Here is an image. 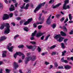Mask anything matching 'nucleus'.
I'll return each mask as SVG.
<instances>
[{"instance_id": "obj_1", "label": "nucleus", "mask_w": 73, "mask_h": 73, "mask_svg": "<svg viewBox=\"0 0 73 73\" xmlns=\"http://www.w3.org/2000/svg\"><path fill=\"white\" fill-rule=\"evenodd\" d=\"M6 27V30L4 31V34H8L10 32V29H9V28H10V26L9 23H6L5 25V24H3L0 27V29H3V28H4V27Z\"/></svg>"}, {"instance_id": "obj_2", "label": "nucleus", "mask_w": 73, "mask_h": 73, "mask_svg": "<svg viewBox=\"0 0 73 73\" xmlns=\"http://www.w3.org/2000/svg\"><path fill=\"white\" fill-rule=\"evenodd\" d=\"M25 64H27L29 61H30L31 60L32 61H35L36 59V56H33L32 57L31 56H29L25 58Z\"/></svg>"}, {"instance_id": "obj_3", "label": "nucleus", "mask_w": 73, "mask_h": 73, "mask_svg": "<svg viewBox=\"0 0 73 73\" xmlns=\"http://www.w3.org/2000/svg\"><path fill=\"white\" fill-rule=\"evenodd\" d=\"M54 38L57 41L59 42H62L63 41V40L64 39V38L61 37L60 34L56 35L54 37Z\"/></svg>"}, {"instance_id": "obj_4", "label": "nucleus", "mask_w": 73, "mask_h": 73, "mask_svg": "<svg viewBox=\"0 0 73 73\" xmlns=\"http://www.w3.org/2000/svg\"><path fill=\"white\" fill-rule=\"evenodd\" d=\"M45 2H44L42 4H40L38 5V7H37L36 9L34 10V12H36V11H38L40 9V8L42 6H44V5L45 4Z\"/></svg>"}, {"instance_id": "obj_5", "label": "nucleus", "mask_w": 73, "mask_h": 73, "mask_svg": "<svg viewBox=\"0 0 73 73\" xmlns=\"http://www.w3.org/2000/svg\"><path fill=\"white\" fill-rule=\"evenodd\" d=\"M44 18L41 19V22H37L36 23H34L33 25L34 28H36V27H37V25H38V24H42L44 23Z\"/></svg>"}, {"instance_id": "obj_6", "label": "nucleus", "mask_w": 73, "mask_h": 73, "mask_svg": "<svg viewBox=\"0 0 73 73\" xmlns=\"http://www.w3.org/2000/svg\"><path fill=\"white\" fill-rule=\"evenodd\" d=\"M11 45L12 44H11V43H9V46H7V49H8L9 51L11 52H13L12 49H13V46H11Z\"/></svg>"}, {"instance_id": "obj_7", "label": "nucleus", "mask_w": 73, "mask_h": 73, "mask_svg": "<svg viewBox=\"0 0 73 73\" xmlns=\"http://www.w3.org/2000/svg\"><path fill=\"white\" fill-rule=\"evenodd\" d=\"M51 16H52V15H50L49 17L47 19V21H46V23L47 24H51V20H50V18H51Z\"/></svg>"}, {"instance_id": "obj_8", "label": "nucleus", "mask_w": 73, "mask_h": 73, "mask_svg": "<svg viewBox=\"0 0 73 73\" xmlns=\"http://www.w3.org/2000/svg\"><path fill=\"white\" fill-rule=\"evenodd\" d=\"M22 54H22V53H21V52H17L14 54V57L15 58H16V57H17V56H20L21 55H22Z\"/></svg>"}, {"instance_id": "obj_9", "label": "nucleus", "mask_w": 73, "mask_h": 73, "mask_svg": "<svg viewBox=\"0 0 73 73\" xmlns=\"http://www.w3.org/2000/svg\"><path fill=\"white\" fill-rule=\"evenodd\" d=\"M29 6V4L28 3L27 4L25 7L24 6H22V7H21V9H28V8Z\"/></svg>"}, {"instance_id": "obj_10", "label": "nucleus", "mask_w": 73, "mask_h": 73, "mask_svg": "<svg viewBox=\"0 0 73 73\" xmlns=\"http://www.w3.org/2000/svg\"><path fill=\"white\" fill-rule=\"evenodd\" d=\"M36 33H37V31L35 30L34 33H32L31 35L32 37L31 38V40H34V36H35V35H36Z\"/></svg>"}, {"instance_id": "obj_11", "label": "nucleus", "mask_w": 73, "mask_h": 73, "mask_svg": "<svg viewBox=\"0 0 73 73\" xmlns=\"http://www.w3.org/2000/svg\"><path fill=\"white\" fill-rule=\"evenodd\" d=\"M26 46L28 49H32V50H34L36 49V46H33L32 45L29 46L28 45H27Z\"/></svg>"}, {"instance_id": "obj_12", "label": "nucleus", "mask_w": 73, "mask_h": 73, "mask_svg": "<svg viewBox=\"0 0 73 73\" xmlns=\"http://www.w3.org/2000/svg\"><path fill=\"white\" fill-rule=\"evenodd\" d=\"M9 19V15L8 14H4L3 17V20H7Z\"/></svg>"}, {"instance_id": "obj_13", "label": "nucleus", "mask_w": 73, "mask_h": 73, "mask_svg": "<svg viewBox=\"0 0 73 73\" xmlns=\"http://www.w3.org/2000/svg\"><path fill=\"white\" fill-rule=\"evenodd\" d=\"M66 5H63V9L66 10L67 9H69V8H70V7L69 6V5H67L66 6Z\"/></svg>"}, {"instance_id": "obj_14", "label": "nucleus", "mask_w": 73, "mask_h": 73, "mask_svg": "<svg viewBox=\"0 0 73 73\" xmlns=\"http://www.w3.org/2000/svg\"><path fill=\"white\" fill-rule=\"evenodd\" d=\"M44 33H38L36 35V37H40L41 36H42V35H44Z\"/></svg>"}, {"instance_id": "obj_15", "label": "nucleus", "mask_w": 73, "mask_h": 73, "mask_svg": "<svg viewBox=\"0 0 73 73\" xmlns=\"http://www.w3.org/2000/svg\"><path fill=\"white\" fill-rule=\"evenodd\" d=\"M19 67V65H18V63L15 62L14 63V68L15 69H16L17 68Z\"/></svg>"}, {"instance_id": "obj_16", "label": "nucleus", "mask_w": 73, "mask_h": 73, "mask_svg": "<svg viewBox=\"0 0 73 73\" xmlns=\"http://www.w3.org/2000/svg\"><path fill=\"white\" fill-rule=\"evenodd\" d=\"M61 5V3H58V4H57V5H55V6H52V8L53 9H54L55 8H57V7H59V6H60V5Z\"/></svg>"}, {"instance_id": "obj_17", "label": "nucleus", "mask_w": 73, "mask_h": 73, "mask_svg": "<svg viewBox=\"0 0 73 73\" xmlns=\"http://www.w3.org/2000/svg\"><path fill=\"white\" fill-rule=\"evenodd\" d=\"M10 11H15V6H13V5H11V7L9 9Z\"/></svg>"}, {"instance_id": "obj_18", "label": "nucleus", "mask_w": 73, "mask_h": 73, "mask_svg": "<svg viewBox=\"0 0 73 73\" xmlns=\"http://www.w3.org/2000/svg\"><path fill=\"white\" fill-rule=\"evenodd\" d=\"M3 54H2V57H6L7 55L6 54H7V51H4L3 52Z\"/></svg>"}, {"instance_id": "obj_19", "label": "nucleus", "mask_w": 73, "mask_h": 73, "mask_svg": "<svg viewBox=\"0 0 73 73\" xmlns=\"http://www.w3.org/2000/svg\"><path fill=\"white\" fill-rule=\"evenodd\" d=\"M61 60L62 62H65V63H68V62L66 60H64V57L61 58Z\"/></svg>"}, {"instance_id": "obj_20", "label": "nucleus", "mask_w": 73, "mask_h": 73, "mask_svg": "<svg viewBox=\"0 0 73 73\" xmlns=\"http://www.w3.org/2000/svg\"><path fill=\"white\" fill-rule=\"evenodd\" d=\"M7 39V37H5V36H2L1 37V38L0 39V41H2L5 40L6 39Z\"/></svg>"}, {"instance_id": "obj_21", "label": "nucleus", "mask_w": 73, "mask_h": 73, "mask_svg": "<svg viewBox=\"0 0 73 73\" xmlns=\"http://www.w3.org/2000/svg\"><path fill=\"white\" fill-rule=\"evenodd\" d=\"M64 68L68 70V69H70V68H71V67L70 66H69L68 65L65 66H64Z\"/></svg>"}, {"instance_id": "obj_22", "label": "nucleus", "mask_w": 73, "mask_h": 73, "mask_svg": "<svg viewBox=\"0 0 73 73\" xmlns=\"http://www.w3.org/2000/svg\"><path fill=\"white\" fill-rule=\"evenodd\" d=\"M60 34L62 36H66V34L64 32L62 31H61L60 32Z\"/></svg>"}, {"instance_id": "obj_23", "label": "nucleus", "mask_w": 73, "mask_h": 73, "mask_svg": "<svg viewBox=\"0 0 73 73\" xmlns=\"http://www.w3.org/2000/svg\"><path fill=\"white\" fill-rule=\"evenodd\" d=\"M68 16H69V19H70V21H71L73 17L72 16V15H71V14H69L68 15Z\"/></svg>"}, {"instance_id": "obj_24", "label": "nucleus", "mask_w": 73, "mask_h": 73, "mask_svg": "<svg viewBox=\"0 0 73 73\" xmlns=\"http://www.w3.org/2000/svg\"><path fill=\"white\" fill-rule=\"evenodd\" d=\"M69 0H66L64 1V3L63 5H66V4H68L69 2Z\"/></svg>"}, {"instance_id": "obj_25", "label": "nucleus", "mask_w": 73, "mask_h": 73, "mask_svg": "<svg viewBox=\"0 0 73 73\" xmlns=\"http://www.w3.org/2000/svg\"><path fill=\"white\" fill-rule=\"evenodd\" d=\"M24 30L26 32L28 31V28L27 27H25L24 28Z\"/></svg>"}, {"instance_id": "obj_26", "label": "nucleus", "mask_w": 73, "mask_h": 73, "mask_svg": "<svg viewBox=\"0 0 73 73\" xmlns=\"http://www.w3.org/2000/svg\"><path fill=\"white\" fill-rule=\"evenodd\" d=\"M61 46L62 48L63 49H64V48H65V45H64V44L63 43H61Z\"/></svg>"}, {"instance_id": "obj_27", "label": "nucleus", "mask_w": 73, "mask_h": 73, "mask_svg": "<svg viewBox=\"0 0 73 73\" xmlns=\"http://www.w3.org/2000/svg\"><path fill=\"white\" fill-rule=\"evenodd\" d=\"M66 50H64L63 52H62V56H65V54L66 53Z\"/></svg>"}, {"instance_id": "obj_28", "label": "nucleus", "mask_w": 73, "mask_h": 73, "mask_svg": "<svg viewBox=\"0 0 73 73\" xmlns=\"http://www.w3.org/2000/svg\"><path fill=\"white\" fill-rule=\"evenodd\" d=\"M56 45H54L53 46H51L50 48V49H54L55 47H56Z\"/></svg>"}, {"instance_id": "obj_29", "label": "nucleus", "mask_w": 73, "mask_h": 73, "mask_svg": "<svg viewBox=\"0 0 73 73\" xmlns=\"http://www.w3.org/2000/svg\"><path fill=\"white\" fill-rule=\"evenodd\" d=\"M29 24V22H28V21H26L24 23V25H27V24Z\"/></svg>"}, {"instance_id": "obj_30", "label": "nucleus", "mask_w": 73, "mask_h": 73, "mask_svg": "<svg viewBox=\"0 0 73 73\" xmlns=\"http://www.w3.org/2000/svg\"><path fill=\"white\" fill-rule=\"evenodd\" d=\"M68 39H65L64 40V43L66 45V42L68 41Z\"/></svg>"}, {"instance_id": "obj_31", "label": "nucleus", "mask_w": 73, "mask_h": 73, "mask_svg": "<svg viewBox=\"0 0 73 73\" xmlns=\"http://www.w3.org/2000/svg\"><path fill=\"white\" fill-rule=\"evenodd\" d=\"M32 18H31L30 19H28V21H28V22H29V23H31V21H32Z\"/></svg>"}, {"instance_id": "obj_32", "label": "nucleus", "mask_w": 73, "mask_h": 73, "mask_svg": "<svg viewBox=\"0 0 73 73\" xmlns=\"http://www.w3.org/2000/svg\"><path fill=\"white\" fill-rule=\"evenodd\" d=\"M62 28L63 29H64V31H67V29L66 28V27H65L64 26H63Z\"/></svg>"}, {"instance_id": "obj_33", "label": "nucleus", "mask_w": 73, "mask_h": 73, "mask_svg": "<svg viewBox=\"0 0 73 73\" xmlns=\"http://www.w3.org/2000/svg\"><path fill=\"white\" fill-rule=\"evenodd\" d=\"M50 36V35H48V36H47L46 38V39H45V41H46V40H48V38Z\"/></svg>"}, {"instance_id": "obj_34", "label": "nucleus", "mask_w": 73, "mask_h": 73, "mask_svg": "<svg viewBox=\"0 0 73 73\" xmlns=\"http://www.w3.org/2000/svg\"><path fill=\"white\" fill-rule=\"evenodd\" d=\"M52 27L53 29H54V28H55V27H56V24H54L52 25Z\"/></svg>"}, {"instance_id": "obj_35", "label": "nucleus", "mask_w": 73, "mask_h": 73, "mask_svg": "<svg viewBox=\"0 0 73 73\" xmlns=\"http://www.w3.org/2000/svg\"><path fill=\"white\" fill-rule=\"evenodd\" d=\"M64 20H65V18L63 17L61 19H60V21H61V22H62V21H63Z\"/></svg>"}, {"instance_id": "obj_36", "label": "nucleus", "mask_w": 73, "mask_h": 73, "mask_svg": "<svg viewBox=\"0 0 73 73\" xmlns=\"http://www.w3.org/2000/svg\"><path fill=\"white\" fill-rule=\"evenodd\" d=\"M54 0H50V1H49V3H51V4H52V3H54Z\"/></svg>"}, {"instance_id": "obj_37", "label": "nucleus", "mask_w": 73, "mask_h": 73, "mask_svg": "<svg viewBox=\"0 0 73 73\" xmlns=\"http://www.w3.org/2000/svg\"><path fill=\"white\" fill-rule=\"evenodd\" d=\"M19 37V35H15L14 38V39H15V40H16V38H17V37Z\"/></svg>"}, {"instance_id": "obj_38", "label": "nucleus", "mask_w": 73, "mask_h": 73, "mask_svg": "<svg viewBox=\"0 0 73 73\" xmlns=\"http://www.w3.org/2000/svg\"><path fill=\"white\" fill-rule=\"evenodd\" d=\"M30 43L32 44H33V45H35L36 44V42H31Z\"/></svg>"}, {"instance_id": "obj_39", "label": "nucleus", "mask_w": 73, "mask_h": 73, "mask_svg": "<svg viewBox=\"0 0 73 73\" xmlns=\"http://www.w3.org/2000/svg\"><path fill=\"white\" fill-rule=\"evenodd\" d=\"M24 46L23 45H21L18 46L19 48H22L24 47Z\"/></svg>"}, {"instance_id": "obj_40", "label": "nucleus", "mask_w": 73, "mask_h": 73, "mask_svg": "<svg viewBox=\"0 0 73 73\" xmlns=\"http://www.w3.org/2000/svg\"><path fill=\"white\" fill-rule=\"evenodd\" d=\"M58 69H64V67H63V66H59L58 67Z\"/></svg>"}, {"instance_id": "obj_41", "label": "nucleus", "mask_w": 73, "mask_h": 73, "mask_svg": "<svg viewBox=\"0 0 73 73\" xmlns=\"http://www.w3.org/2000/svg\"><path fill=\"white\" fill-rule=\"evenodd\" d=\"M54 64L55 67H57V66H58V64H57V62H55Z\"/></svg>"}, {"instance_id": "obj_42", "label": "nucleus", "mask_w": 73, "mask_h": 73, "mask_svg": "<svg viewBox=\"0 0 73 73\" xmlns=\"http://www.w3.org/2000/svg\"><path fill=\"white\" fill-rule=\"evenodd\" d=\"M7 73H9V72H10V70L8 69H6L5 70Z\"/></svg>"}, {"instance_id": "obj_43", "label": "nucleus", "mask_w": 73, "mask_h": 73, "mask_svg": "<svg viewBox=\"0 0 73 73\" xmlns=\"http://www.w3.org/2000/svg\"><path fill=\"white\" fill-rule=\"evenodd\" d=\"M22 55H21L20 56H21V55H22V58L23 59H24V58H25V55H24V54H23L22 53Z\"/></svg>"}, {"instance_id": "obj_44", "label": "nucleus", "mask_w": 73, "mask_h": 73, "mask_svg": "<svg viewBox=\"0 0 73 73\" xmlns=\"http://www.w3.org/2000/svg\"><path fill=\"white\" fill-rule=\"evenodd\" d=\"M61 16V15L60 14H58L56 16V17H57V18H58V17H60Z\"/></svg>"}, {"instance_id": "obj_45", "label": "nucleus", "mask_w": 73, "mask_h": 73, "mask_svg": "<svg viewBox=\"0 0 73 73\" xmlns=\"http://www.w3.org/2000/svg\"><path fill=\"white\" fill-rule=\"evenodd\" d=\"M42 25H39L38 26V29H40L41 28H42Z\"/></svg>"}, {"instance_id": "obj_46", "label": "nucleus", "mask_w": 73, "mask_h": 73, "mask_svg": "<svg viewBox=\"0 0 73 73\" xmlns=\"http://www.w3.org/2000/svg\"><path fill=\"white\" fill-rule=\"evenodd\" d=\"M13 14L12 13L10 14L9 15V17H12L13 16Z\"/></svg>"}, {"instance_id": "obj_47", "label": "nucleus", "mask_w": 73, "mask_h": 73, "mask_svg": "<svg viewBox=\"0 0 73 73\" xmlns=\"http://www.w3.org/2000/svg\"><path fill=\"white\" fill-rule=\"evenodd\" d=\"M55 54H56V52H53L52 54V56L53 55H55Z\"/></svg>"}, {"instance_id": "obj_48", "label": "nucleus", "mask_w": 73, "mask_h": 73, "mask_svg": "<svg viewBox=\"0 0 73 73\" xmlns=\"http://www.w3.org/2000/svg\"><path fill=\"white\" fill-rule=\"evenodd\" d=\"M44 36L43 35L41 38L40 39L42 40H44Z\"/></svg>"}, {"instance_id": "obj_49", "label": "nucleus", "mask_w": 73, "mask_h": 73, "mask_svg": "<svg viewBox=\"0 0 73 73\" xmlns=\"http://www.w3.org/2000/svg\"><path fill=\"white\" fill-rule=\"evenodd\" d=\"M73 31L72 30L71 32L69 33L70 35H73Z\"/></svg>"}, {"instance_id": "obj_50", "label": "nucleus", "mask_w": 73, "mask_h": 73, "mask_svg": "<svg viewBox=\"0 0 73 73\" xmlns=\"http://www.w3.org/2000/svg\"><path fill=\"white\" fill-rule=\"evenodd\" d=\"M11 24H12V25H13V26H15L16 24H15V23H14V22H12L11 23Z\"/></svg>"}, {"instance_id": "obj_51", "label": "nucleus", "mask_w": 73, "mask_h": 73, "mask_svg": "<svg viewBox=\"0 0 73 73\" xmlns=\"http://www.w3.org/2000/svg\"><path fill=\"white\" fill-rule=\"evenodd\" d=\"M23 21H21L20 22V25H22V24H23Z\"/></svg>"}, {"instance_id": "obj_52", "label": "nucleus", "mask_w": 73, "mask_h": 73, "mask_svg": "<svg viewBox=\"0 0 73 73\" xmlns=\"http://www.w3.org/2000/svg\"><path fill=\"white\" fill-rule=\"evenodd\" d=\"M38 52H40V51H41V48H40V47H38Z\"/></svg>"}, {"instance_id": "obj_53", "label": "nucleus", "mask_w": 73, "mask_h": 73, "mask_svg": "<svg viewBox=\"0 0 73 73\" xmlns=\"http://www.w3.org/2000/svg\"><path fill=\"white\" fill-rule=\"evenodd\" d=\"M42 13H44V14H46V13H47V11H42Z\"/></svg>"}, {"instance_id": "obj_54", "label": "nucleus", "mask_w": 73, "mask_h": 73, "mask_svg": "<svg viewBox=\"0 0 73 73\" xmlns=\"http://www.w3.org/2000/svg\"><path fill=\"white\" fill-rule=\"evenodd\" d=\"M45 64H46V65H48V64H49V63L47 62H45Z\"/></svg>"}, {"instance_id": "obj_55", "label": "nucleus", "mask_w": 73, "mask_h": 73, "mask_svg": "<svg viewBox=\"0 0 73 73\" xmlns=\"http://www.w3.org/2000/svg\"><path fill=\"white\" fill-rule=\"evenodd\" d=\"M53 68V66L52 65H50V68H49V69H52Z\"/></svg>"}, {"instance_id": "obj_56", "label": "nucleus", "mask_w": 73, "mask_h": 73, "mask_svg": "<svg viewBox=\"0 0 73 73\" xmlns=\"http://www.w3.org/2000/svg\"><path fill=\"white\" fill-rule=\"evenodd\" d=\"M19 72H20V73H23V72H22V70H21V69H20L19 70Z\"/></svg>"}, {"instance_id": "obj_57", "label": "nucleus", "mask_w": 73, "mask_h": 73, "mask_svg": "<svg viewBox=\"0 0 73 73\" xmlns=\"http://www.w3.org/2000/svg\"><path fill=\"white\" fill-rule=\"evenodd\" d=\"M23 62V61L21 60H19L18 61V62L19 63H20V62Z\"/></svg>"}, {"instance_id": "obj_58", "label": "nucleus", "mask_w": 73, "mask_h": 73, "mask_svg": "<svg viewBox=\"0 0 73 73\" xmlns=\"http://www.w3.org/2000/svg\"><path fill=\"white\" fill-rule=\"evenodd\" d=\"M17 5H18V3H17L15 4V7H17Z\"/></svg>"}, {"instance_id": "obj_59", "label": "nucleus", "mask_w": 73, "mask_h": 73, "mask_svg": "<svg viewBox=\"0 0 73 73\" xmlns=\"http://www.w3.org/2000/svg\"><path fill=\"white\" fill-rule=\"evenodd\" d=\"M29 0H25V2L28 3V2H29Z\"/></svg>"}, {"instance_id": "obj_60", "label": "nucleus", "mask_w": 73, "mask_h": 73, "mask_svg": "<svg viewBox=\"0 0 73 73\" xmlns=\"http://www.w3.org/2000/svg\"><path fill=\"white\" fill-rule=\"evenodd\" d=\"M16 19L17 20H20V18L18 17L17 18H16Z\"/></svg>"}, {"instance_id": "obj_61", "label": "nucleus", "mask_w": 73, "mask_h": 73, "mask_svg": "<svg viewBox=\"0 0 73 73\" xmlns=\"http://www.w3.org/2000/svg\"><path fill=\"white\" fill-rule=\"evenodd\" d=\"M30 54H31L30 53H27V56H29Z\"/></svg>"}, {"instance_id": "obj_62", "label": "nucleus", "mask_w": 73, "mask_h": 73, "mask_svg": "<svg viewBox=\"0 0 73 73\" xmlns=\"http://www.w3.org/2000/svg\"><path fill=\"white\" fill-rule=\"evenodd\" d=\"M3 71V69H1L0 70V73H2V72Z\"/></svg>"}, {"instance_id": "obj_63", "label": "nucleus", "mask_w": 73, "mask_h": 73, "mask_svg": "<svg viewBox=\"0 0 73 73\" xmlns=\"http://www.w3.org/2000/svg\"><path fill=\"white\" fill-rule=\"evenodd\" d=\"M69 23H70V24L71 23H73V21H69Z\"/></svg>"}, {"instance_id": "obj_64", "label": "nucleus", "mask_w": 73, "mask_h": 73, "mask_svg": "<svg viewBox=\"0 0 73 73\" xmlns=\"http://www.w3.org/2000/svg\"><path fill=\"white\" fill-rule=\"evenodd\" d=\"M70 59L71 60H72L73 61V57H72L70 58Z\"/></svg>"}]
</instances>
